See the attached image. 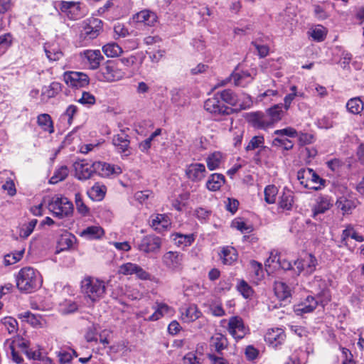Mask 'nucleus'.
<instances>
[{
    "label": "nucleus",
    "instance_id": "obj_2",
    "mask_svg": "<svg viewBox=\"0 0 364 364\" xmlns=\"http://www.w3.org/2000/svg\"><path fill=\"white\" fill-rule=\"evenodd\" d=\"M41 284L40 273L30 267L22 268L16 277V286L21 291L31 292L38 289Z\"/></svg>",
    "mask_w": 364,
    "mask_h": 364
},
{
    "label": "nucleus",
    "instance_id": "obj_55",
    "mask_svg": "<svg viewBox=\"0 0 364 364\" xmlns=\"http://www.w3.org/2000/svg\"><path fill=\"white\" fill-rule=\"evenodd\" d=\"M264 143V139L263 136H255L250 139L245 149L247 151L255 150V149L263 146Z\"/></svg>",
    "mask_w": 364,
    "mask_h": 364
},
{
    "label": "nucleus",
    "instance_id": "obj_5",
    "mask_svg": "<svg viewBox=\"0 0 364 364\" xmlns=\"http://www.w3.org/2000/svg\"><path fill=\"white\" fill-rule=\"evenodd\" d=\"M124 75V73L112 61L102 65L96 74L98 80L107 82L119 80Z\"/></svg>",
    "mask_w": 364,
    "mask_h": 364
},
{
    "label": "nucleus",
    "instance_id": "obj_43",
    "mask_svg": "<svg viewBox=\"0 0 364 364\" xmlns=\"http://www.w3.org/2000/svg\"><path fill=\"white\" fill-rule=\"evenodd\" d=\"M102 51L107 57L114 58L122 53V49L116 43H109L102 47Z\"/></svg>",
    "mask_w": 364,
    "mask_h": 364
},
{
    "label": "nucleus",
    "instance_id": "obj_33",
    "mask_svg": "<svg viewBox=\"0 0 364 364\" xmlns=\"http://www.w3.org/2000/svg\"><path fill=\"white\" fill-rule=\"evenodd\" d=\"M157 16L153 12L147 10L141 11L133 17L136 22L144 23L147 26H152L156 21Z\"/></svg>",
    "mask_w": 364,
    "mask_h": 364
},
{
    "label": "nucleus",
    "instance_id": "obj_24",
    "mask_svg": "<svg viewBox=\"0 0 364 364\" xmlns=\"http://www.w3.org/2000/svg\"><path fill=\"white\" fill-rule=\"evenodd\" d=\"M282 109L283 105L282 103H279L273 105L266 110L265 114L271 123L272 127H273L276 123L281 121L284 116V112Z\"/></svg>",
    "mask_w": 364,
    "mask_h": 364
},
{
    "label": "nucleus",
    "instance_id": "obj_1",
    "mask_svg": "<svg viewBox=\"0 0 364 364\" xmlns=\"http://www.w3.org/2000/svg\"><path fill=\"white\" fill-rule=\"evenodd\" d=\"M81 292L92 304L104 297L106 293L105 282L92 277H86L81 281Z\"/></svg>",
    "mask_w": 364,
    "mask_h": 364
},
{
    "label": "nucleus",
    "instance_id": "obj_64",
    "mask_svg": "<svg viewBox=\"0 0 364 364\" xmlns=\"http://www.w3.org/2000/svg\"><path fill=\"white\" fill-rule=\"evenodd\" d=\"M208 358L210 364H229L228 361L223 357V354L208 353Z\"/></svg>",
    "mask_w": 364,
    "mask_h": 364
},
{
    "label": "nucleus",
    "instance_id": "obj_3",
    "mask_svg": "<svg viewBox=\"0 0 364 364\" xmlns=\"http://www.w3.org/2000/svg\"><path fill=\"white\" fill-rule=\"evenodd\" d=\"M297 179L306 188L318 191L326 186V180L310 168L299 169L297 172Z\"/></svg>",
    "mask_w": 364,
    "mask_h": 364
},
{
    "label": "nucleus",
    "instance_id": "obj_15",
    "mask_svg": "<svg viewBox=\"0 0 364 364\" xmlns=\"http://www.w3.org/2000/svg\"><path fill=\"white\" fill-rule=\"evenodd\" d=\"M247 121L255 129L266 130L272 128L266 114L261 112L250 113Z\"/></svg>",
    "mask_w": 364,
    "mask_h": 364
},
{
    "label": "nucleus",
    "instance_id": "obj_10",
    "mask_svg": "<svg viewBox=\"0 0 364 364\" xmlns=\"http://www.w3.org/2000/svg\"><path fill=\"white\" fill-rule=\"evenodd\" d=\"M333 206L331 197L327 195H319L315 199V203L311 208L312 218L320 220L319 215L325 213Z\"/></svg>",
    "mask_w": 364,
    "mask_h": 364
},
{
    "label": "nucleus",
    "instance_id": "obj_17",
    "mask_svg": "<svg viewBox=\"0 0 364 364\" xmlns=\"http://www.w3.org/2000/svg\"><path fill=\"white\" fill-rule=\"evenodd\" d=\"M286 339V334L283 329L279 328L268 330L264 336L265 341L273 348L282 345Z\"/></svg>",
    "mask_w": 364,
    "mask_h": 364
},
{
    "label": "nucleus",
    "instance_id": "obj_21",
    "mask_svg": "<svg viewBox=\"0 0 364 364\" xmlns=\"http://www.w3.org/2000/svg\"><path fill=\"white\" fill-rule=\"evenodd\" d=\"M112 144L120 153L124 154L126 156L129 155V151L130 141L128 135L124 132L114 135L112 138Z\"/></svg>",
    "mask_w": 364,
    "mask_h": 364
},
{
    "label": "nucleus",
    "instance_id": "obj_13",
    "mask_svg": "<svg viewBox=\"0 0 364 364\" xmlns=\"http://www.w3.org/2000/svg\"><path fill=\"white\" fill-rule=\"evenodd\" d=\"M102 31V21L98 18H92L89 21L81 31L80 36L87 40L96 38Z\"/></svg>",
    "mask_w": 364,
    "mask_h": 364
},
{
    "label": "nucleus",
    "instance_id": "obj_9",
    "mask_svg": "<svg viewBox=\"0 0 364 364\" xmlns=\"http://www.w3.org/2000/svg\"><path fill=\"white\" fill-rule=\"evenodd\" d=\"M228 331L235 339L240 340L245 336L249 329L245 326L242 318L235 316L230 318Z\"/></svg>",
    "mask_w": 364,
    "mask_h": 364
},
{
    "label": "nucleus",
    "instance_id": "obj_6",
    "mask_svg": "<svg viewBox=\"0 0 364 364\" xmlns=\"http://www.w3.org/2000/svg\"><path fill=\"white\" fill-rule=\"evenodd\" d=\"M204 108L209 113L215 116L230 115L234 109L226 106L220 100V95L215 93L213 97L207 99L204 102Z\"/></svg>",
    "mask_w": 364,
    "mask_h": 364
},
{
    "label": "nucleus",
    "instance_id": "obj_50",
    "mask_svg": "<svg viewBox=\"0 0 364 364\" xmlns=\"http://www.w3.org/2000/svg\"><path fill=\"white\" fill-rule=\"evenodd\" d=\"M24 254V250L15 251L4 257V264L6 265L14 264L21 259Z\"/></svg>",
    "mask_w": 364,
    "mask_h": 364
},
{
    "label": "nucleus",
    "instance_id": "obj_36",
    "mask_svg": "<svg viewBox=\"0 0 364 364\" xmlns=\"http://www.w3.org/2000/svg\"><path fill=\"white\" fill-rule=\"evenodd\" d=\"M347 110L353 114H359L364 109V103L359 97L350 99L346 103Z\"/></svg>",
    "mask_w": 364,
    "mask_h": 364
},
{
    "label": "nucleus",
    "instance_id": "obj_34",
    "mask_svg": "<svg viewBox=\"0 0 364 364\" xmlns=\"http://www.w3.org/2000/svg\"><path fill=\"white\" fill-rule=\"evenodd\" d=\"M220 257L224 264L231 265L237 259V250L232 247H224Z\"/></svg>",
    "mask_w": 364,
    "mask_h": 364
},
{
    "label": "nucleus",
    "instance_id": "obj_11",
    "mask_svg": "<svg viewBox=\"0 0 364 364\" xmlns=\"http://www.w3.org/2000/svg\"><path fill=\"white\" fill-rule=\"evenodd\" d=\"M75 176L80 181H85L92 177L95 173L93 162L90 163L86 160H80L73 164Z\"/></svg>",
    "mask_w": 364,
    "mask_h": 364
},
{
    "label": "nucleus",
    "instance_id": "obj_56",
    "mask_svg": "<svg viewBox=\"0 0 364 364\" xmlns=\"http://www.w3.org/2000/svg\"><path fill=\"white\" fill-rule=\"evenodd\" d=\"M45 52L50 60H58L63 57L62 51L58 48L46 47Z\"/></svg>",
    "mask_w": 364,
    "mask_h": 364
},
{
    "label": "nucleus",
    "instance_id": "obj_38",
    "mask_svg": "<svg viewBox=\"0 0 364 364\" xmlns=\"http://www.w3.org/2000/svg\"><path fill=\"white\" fill-rule=\"evenodd\" d=\"M61 90V85L59 82H53L49 86H45L42 89L41 97L43 100H48L54 97Z\"/></svg>",
    "mask_w": 364,
    "mask_h": 364
},
{
    "label": "nucleus",
    "instance_id": "obj_48",
    "mask_svg": "<svg viewBox=\"0 0 364 364\" xmlns=\"http://www.w3.org/2000/svg\"><path fill=\"white\" fill-rule=\"evenodd\" d=\"M20 318H24L34 327H42L43 323L41 317L38 315H35L29 311L24 312L20 315Z\"/></svg>",
    "mask_w": 364,
    "mask_h": 364
},
{
    "label": "nucleus",
    "instance_id": "obj_7",
    "mask_svg": "<svg viewBox=\"0 0 364 364\" xmlns=\"http://www.w3.org/2000/svg\"><path fill=\"white\" fill-rule=\"evenodd\" d=\"M313 291L320 299V305L324 306L331 299L330 290L327 288L326 282L320 276H315L309 283Z\"/></svg>",
    "mask_w": 364,
    "mask_h": 364
},
{
    "label": "nucleus",
    "instance_id": "obj_53",
    "mask_svg": "<svg viewBox=\"0 0 364 364\" xmlns=\"http://www.w3.org/2000/svg\"><path fill=\"white\" fill-rule=\"evenodd\" d=\"M238 291L245 299L250 298L253 294L252 287L244 280H241L237 287Z\"/></svg>",
    "mask_w": 364,
    "mask_h": 364
},
{
    "label": "nucleus",
    "instance_id": "obj_12",
    "mask_svg": "<svg viewBox=\"0 0 364 364\" xmlns=\"http://www.w3.org/2000/svg\"><path fill=\"white\" fill-rule=\"evenodd\" d=\"M63 77L68 86L76 88L86 87L90 82L87 75L81 72H67Z\"/></svg>",
    "mask_w": 364,
    "mask_h": 364
},
{
    "label": "nucleus",
    "instance_id": "obj_39",
    "mask_svg": "<svg viewBox=\"0 0 364 364\" xmlns=\"http://www.w3.org/2000/svg\"><path fill=\"white\" fill-rule=\"evenodd\" d=\"M216 93L220 95V98L223 103L226 102L231 106H235L238 104L237 95L230 89L224 90Z\"/></svg>",
    "mask_w": 364,
    "mask_h": 364
},
{
    "label": "nucleus",
    "instance_id": "obj_61",
    "mask_svg": "<svg viewBox=\"0 0 364 364\" xmlns=\"http://www.w3.org/2000/svg\"><path fill=\"white\" fill-rule=\"evenodd\" d=\"M77 101L84 105H92L95 103V97L90 92H83Z\"/></svg>",
    "mask_w": 364,
    "mask_h": 364
},
{
    "label": "nucleus",
    "instance_id": "obj_51",
    "mask_svg": "<svg viewBox=\"0 0 364 364\" xmlns=\"http://www.w3.org/2000/svg\"><path fill=\"white\" fill-rule=\"evenodd\" d=\"M75 237L74 235L68 232H65L61 235L58 243L60 245L61 249L65 250L72 247L73 243L75 242Z\"/></svg>",
    "mask_w": 364,
    "mask_h": 364
},
{
    "label": "nucleus",
    "instance_id": "obj_8",
    "mask_svg": "<svg viewBox=\"0 0 364 364\" xmlns=\"http://www.w3.org/2000/svg\"><path fill=\"white\" fill-rule=\"evenodd\" d=\"M297 269V274L304 273L306 275L311 274L318 265V260L312 254H306L294 261Z\"/></svg>",
    "mask_w": 364,
    "mask_h": 364
},
{
    "label": "nucleus",
    "instance_id": "obj_16",
    "mask_svg": "<svg viewBox=\"0 0 364 364\" xmlns=\"http://www.w3.org/2000/svg\"><path fill=\"white\" fill-rule=\"evenodd\" d=\"M119 273L124 275L135 274L140 279H147L149 274L136 264L127 262L119 268Z\"/></svg>",
    "mask_w": 364,
    "mask_h": 364
},
{
    "label": "nucleus",
    "instance_id": "obj_41",
    "mask_svg": "<svg viewBox=\"0 0 364 364\" xmlns=\"http://www.w3.org/2000/svg\"><path fill=\"white\" fill-rule=\"evenodd\" d=\"M308 33L315 41L321 42L323 41L326 37L327 30L323 26L317 25L310 29Z\"/></svg>",
    "mask_w": 364,
    "mask_h": 364
},
{
    "label": "nucleus",
    "instance_id": "obj_49",
    "mask_svg": "<svg viewBox=\"0 0 364 364\" xmlns=\"http://www.w3.org/2000/svg\"><path fill=\"white\" fill-rule=\"evenodd\" d=\"M13 37L11 33H7L0 36V55L6 53L11 46Z\"/></svg>",
    "mask_w": 364,
    "mask_h": 364
},
{
    "label": "nucleus",
    "instance_id": "obj_30",
    "mask_svg": "<svg viewBox=\"0 0 364 364\" xmlns=\"http://www.w3.org/2000/svg\"><path fill=\"white\" fill-rule=\"evenodd\" d=\"M231 79L236 86L245 87L254 79L248 71L234 72L231 74Z\"/></svg>",
    "mask_w": 364,
    "mask_h": 364
},
{
    "label": "nucleus",
    "instance_id": "obj_63",
    "mask_svg": "<svg viewBox=\"0 0 364 364\" xmlns=\"http://www.w3.org/2000/svg\"><path fill=\"white\" fill-rule=\"evenodd\" d=\"M274 135L277 136H287L289 137H295L297 135L296 130L291 127L282 129H277L274 132Z\"/></svg>",
    "mask_w": 364,
    "mask_h": 364
},
{
    "label": "nucleus",
    "instance_id": "obj_35",
    "mask_svg": "<svg viewBox=\"0 0 364 364\" xmlns=\"http://www.w3.org/2000/svg\"><path fill=\"white\" fill-rule=\"evenodd\" d=\"M279 207L284 210H289L294 204V193L289 189L284 188L279 198Z\"/></svg>",
    "mask_w": 364,
    "mask_h": 364
},
{
    "label": "nucleus",
    "instance_id": "obj_19",
    "mask_svg": "<svg viewBox=\"0 0 364 364\" xmlns=\"http://www.w3.org/2000/svg\"><path fill=\"white\" fill-rule=\"evenodd\" d=\"M318 304H320V299L308 296L302 302L296 306L295 312L298 315L309 314L314 311Z\"/></svg>",
    "mask_w": 364,
    "mask_h": 364
},
{
    "label": "nucleus",
    "instance_id": "obj_46",
    "mask_svg": "<svg viewBox=\"0 0 364 364\" xmlns=\"http://www.w3.org/2000/svg\"><path fill=\"white\" fill-rule=\"evenodd\" d=\"M264 200L269 204H273L276 201L278 189L274 185H269L264 188Z\"/></svg>",
    "mask_w": 364,
    "mask_h": 364
},
{
    "label": "nucleus",
    "instance_id": "obj_37",
    "mask_svg": "<svg viewBox=\"0 0 364 364\" xmlns=\"http://www.w3.org/2000/svg\"><path fill=\"white\" fill-rule=\"evenodd\" d=\"M338 208L343 211V214H349L357 206V202L345 197L339 198L336 201Z\"/></svg>",
    "mask_w": 364,
    "mask_h": 364
},
{
    "label": "nucleus",
    "instance_id": "obj_47",
    "mask_svg": "<svg viewBox=\"0 0 364 364\" xmlns=\"http://www.w3.org/2000/svg\"><path fill=\"white\" fill-rule=\"evenodd\" d=\"M298 138V141L300 146L311 144L316 141V136L312 133L307 132H297L296 136Z\"/></svg>",
    "mask_w": 364,
    "mask_h": 364
},
{
    "label": "nucleus",
    "instance_id": "obj_32",
    "mask_svg": "<svg viewBox=\"0 0 364 364\" xmlns=\"http://www.w3.org/2000/svg\"><path fill=\"white\" fill-rule=\"evenodd\" d=\"M225 181V176L221 173L211 174L207 182L206 188L210 191H218Z\"/></svg>",
    "mask_w": 364,
    "mask_h": 364
},
{
    "label": "nucleus",
    "instance_id": "obj_42",
    "mask_svg": "<svg viewBox=\"0 0 364 364\" xmlns=\"http://www.w3.org/2000/svg\"><path fill=\"white\" fill-rule=\"evenodd\" d=\"M38 124L46 132L50 134L54 132L53 122L51 117L48 114H41L37 119Z\"/></svg>",
    "mask_w": 364,
    "mask_h": 364
},
{
    "label": "nucleus",
    "instance_id": "obj_23",
    "mask_svg": "<svg viewBox=\"0 0 364 364\" xmlns=\"http://www.w3.org/2000/svg\"><path fill=\"white\" fill-rule=\"evenodd\" d=\"M293 287L283 281H276L274 290L277 297L281 301H286L291 296Z\"/></svg>",
    "mask_w": 364,
    "mask_h": 364
},
{
    "label": "nucleus",
    "instance_id": "obj_62",
    "mask_svg": "<svg viewBox=\"0 0 364 364\" xmlns=\"http://www.w3.org/2000/svg\"><path fill=\"white\" fill-rule=\"evenodd\" d=\"M272 144L275 146H283L286 150H290L293 148V143L288 139L275 138Z\"/></svg>",
    "mask_w": 364,
    "mask_h": 364
},
{
    "label": "nucleus",
    "instance_id": "obj_20",
    "mask_svg": "<svg viewBox=\"0 0 364 364\" xmlns=\"http://www.w3.org/2000/svg\"><path fill=\"white\" fill-rule=\"evenodd\" d=\"M60 9L70 19H77L81 16L79 3L74 1H62Z\"/></svg>",
    "mask_w": 364,
    "mask_h": 364
},
{
    "label": "nucleus",
    "instance_id": "obj_44",
    "mask_svg": "<svg viewBox=\"0 0 364 364\" xmlns=\"http://www.w3.org/2000/svg\"><path fill=\"white\" fill-rule=\"evenodd\" d=\"M222 154L220 152H215L206 159L207 166L209 170L213 171L217 169L221 163Z\"/></svg>",
    "mask_w": 364,
    "mask_h": 364
},
{
    "label": "nucleus",
    "instance_id": "obj_57",
    "mask_svg": "<svg viewBox=\"0 0 364 364\" xmlns=\"http://www.w3.org/2000/svg\"><path fill=\"white\" fill-rule=\"evenodd\" d=\"M232 226L240 230L242 233H250L253 230L252 225H247L241 220H235L232 221Z\"/></svg>",
    "mask_w": 364,
    "mask_h": 364
},
{
    "label": "nucleus",
    "instance_id": "obj_18",
    "mask_svg": "<svg viewBox=\"0 0 364 364\" xmlns=\"http://www.w3.org/2000/svg\"><path fill=\"white\" fill-rule=\"evenodd\" d=\"M187 177L194 182L202 181L206 175L205 166L203 164H191L186 169Z\"/></svg>",
    "mask_w": 364,
    "mask_h": 364
},
{
    "label": "nucleus",
    "instance_id": "obj_52",
    "mask_svg": "<svg viewBox=\"0 0 364 364\" xmlns=\"http://www.w3.org/2000/svg\"><path fill=\"white\" fill-rule=\"evenodd\" d=\"M21 347L23 348L25 354L27 355V357L30 359L33 360H39L41 356V353L40 351V349L38 348H29L27 343L25 342H23L21 344Z\"/></svg>",
    "mask_w": 364,
    "mask_h": 364
},
{
    "label": "nucleus",
    "instance_id": "obj_28",
    "mask_svg": "<svg viewBox=\"0 0 364 364\" xmlns=\"http://www.w3.org/2000/svg\"><path fill=\"white\" fill-rule=\"evenodd\" d=\"M159 247V239L158 237L146 236L141 242L139 249L146 253L153 252Z\"/></svg>",
    "mask_w": 364,
    "mask_h": 364
},
{
    "label": "nucleus",
    "instance_id": "obj_40",
    "mask_svg": "<svg viewBox=\"0 0 364 364\" xmlns=\"http://www.w3.org/2000/svg\"><path fill=\"white\" fill-rule=\"evenodd\" d=\"M104 234L103 229L100 226H90L84 229L81 232V236L87 239H97Z\"/></svg>",
    "mask_w": 364,
    "mask_h": 364
},
{
    "label": "nucleus",
    "instance_id": "obj_54",
    "mask_svg": "<svg viewBox=\"0 0 364 364\" xmlns=\"http://www.w3.org/2000/svg\"><path fill=\"white\" fill-rule=\"evenodd\" d=\"M37 224V220H31L28 223L23 225L19 232L21 237L27 238L33 231Z\"/></svg>",
    "mask_w": 364,
    "mask_h": 364
},
{
    "label": "nucleus",
    "instance_id": "obj_31",
    "mask_svg": "<svg viewBox=\"0 0 364 364\" xmlns=\"http://www.w3.org/2000/svg\"><path fill=\"white\" fill-rule=\"evenodd\" d=\"M107 187L99 182H97L94 186L87 191L88 196L93 200H102L106 194Z\"/></svg>",
    "mask_w": 364,
    "mask_h": 364
},
{
    "label": "nucleus",
    "instance_id": "obj_25",
    "mask_svg": "<svg viewBox=\"0 0 364 364\" xmlns=\"http://www.w3.org/2000/svg\"><path fill=\"white\" fill-rule=\"evenodd\" d=\"M87 60L90 68L95 70L99 68L103 56L99 50H86L81 53Z\"/></svg>",
    "mask_w": 364,
    "mask_h": 364
},
{
    "label": "nucleus",
    "instance_id": "obj_59",
    "mask_svg": "<svg viewBox=\"0 0 364 364\" xmlns=\"http://www.w3.org/2000/svg\"><path fill=\"white\" fill-rule=\"evenodd\" d=\"M260 58H264L269 54V48L267 45L261 44L258 40L252 42Z\"/></svg>",
    "mask_w": 364,
    "mask_h": 364
},
{
    "label": "nucleus",
    "instance_id": "obj_26",
    "mask_svg": "<svg viewBox=\"0 0 364 364\" xmlns=\"http://www.w3.org/2000/svg\"><path fill=\"white\" fill-rule=\"evenodd\" d=\"M181 312V318L186 323L193 322L202 316V313L196 305H190L188 307L183 308Z\"/></svg>",
    "mask_w": 364,
    "mask_h": 364
},
{
    "label": "nucleus",
    "instance_id": "obj_58",
    "mask_svg": "<svg viewBox=\"0 0 364 364\" xmlns=\"http://www.w3.org/2000/svg\"><path fill=\"white\" fill-rule=\"evenodd\" d=\"M2 323L6 327L9 333H14L17 330V321L12 317H5L1 320Z\"/></svg>",
    "mask_w": 364,
    "mask_h": 364
},
{
    "label": "nucleus",
    "instance_id": "obj_29",
    "mask_svg": "<svg viewBox=\"0 0 364 364\" xmlns=\"http://www.w3.org/2000/svg\"><path fill=\"white\" fill-rule=\"evenodd\" d=\"M170 238L176 246L181 248L190 246L195 240L193 234L173 233Z\"/></svg>",
    "mask_w": 364,
    "mask_h": 364
},
{
    "label": "nucleus",
    "instance_id": "obj_60",
    "mask_svg": "<svg viewBox=\"0 0 364 364\" xmlns=\"http://www.w3.org/2000/svg\"><path fill=\"white\" fill-rule=\"evenodd\" d=\"M75 202L76 205V208L80 213L82 215H85L86 213H87L88 208L83 203L82 196L80 193L75 194Z\"/></svg>",
    "mask_w": 364,
    "mask_h": 364
},
{
    "label": "nucleus",
    "instance_id": "obj_27",
    "mask_svg": "<svg viewBox=\"0 0 364 364\" xmlns=\"http://www.w3.org/2000/svg\"><path fill=\"white\" fill-rule=\"evenodd\" d=\"M182 262V255L176 252H168L164 255V263L169 269L177 270L180 269Z\"/></svg>",
    "mask_w": 364,
    "mask_h": 364
},
{
    "label": "nucleus",
    "instance_id": "obj_14",
    "mask_svg": "<svg viewBox=\"0 0 364 364\" xmlns=\"http://www.w3.org/2000/svg\"><path fill=\"white\" fill-rule=\"evenodd\" d=\"M93 166L95 173L102 177H109L112 175L118 176L122 173V168L119 166L111 165L106 162L95 161Z\"/></svg>",
    "mask_w": 364,
    "mask_h": 364
},
{
    "label": "nucleus",
    "instance_id": "obj_4",
    "mask_svg": "<svg viewBox=\"0 0 364 364\" xmlns=\"http://www.w3.org/2000/svg\"><path fill=\"white\" fill-rule=\"evenodd\" d=\"M53 215L59 218L68 217L73 213V205L65 197H53L48 203Z\"/></svg>",
    "mask_w": 364,
    "mask_h": 364
},
{
    "label": "nucleus",
    "instance_id": "obj_22",
    "mask_svg": "<svg viewBox=\"0 0 364 364\" xmlns=\"http://www.w3.org/2000/svg\"><path fill=\"white\" fill-rule=\"evenodd\" d=\"M210 347L213 352L211 353L223 355V350L228 346V341L225 336L222 333H215L210 338Z\"/></svg>",
    "mask_w": 364,
    "mask_h": 364
},
{
    "label": "nucleus",
    "instance_id": "obj_45",
    "mask_svg": "<svg viewBox=\"0 0 364 364\" xmlns=\"http://www.w3.org/2000/svg\"><path fill=\"white\" fill-rule=\"evenodd\" d=\"M69 170L66 166H62L56 169L53 176L50 179V183L55 184L60 181L65 180L68 176Z\"/></svg>",
    "mask_w": 364,
    "mask_h": 364
}]
</instances>
